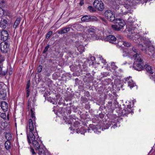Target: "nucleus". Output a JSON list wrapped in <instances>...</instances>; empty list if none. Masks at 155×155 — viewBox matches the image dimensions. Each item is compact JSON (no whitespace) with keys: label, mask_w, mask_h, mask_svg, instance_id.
<instances>
[{"label":"nucleus","mask_w":155,"mask_h":155,"mask_svg":"<svg viewBox=\"0 0 155 155\" xmlns=\"http://www.w3.org/2000/svg\"><path fill=\"white\" fill-rule=\"evenodd\" d=\"M34 110L33 108L31 109V116L33 120L31 119H29L28 124L26 127V133L28 144H30L32 143L34 148L37 151L40 148L41 143L37 140H35L38 133L36 129L35 117Z\"/></svg>","instance_id":"f257e3e1"},{"label":"nucleus","mask_w":155,"mask_h":155,"mask_svg":"<svg viewBox=\"0 0 155 155\" xmlns=\"http://www.w3.org/2000/svg\"><path fill=\"white\" fill-rule=\"evenodd\" d=\"M143 44H140L139 47L141 48V50L144 52L147 53L148 51L152 53L154 51V47L150 43V41L148 38L146 37L143 38Z\"/></svg>","instance_id":"f03ea898"},{"label":"nucleus","mask_w":155,"mask_h":155,"mask_svg":"<svg viewBox=\"0 0 155 155\" xmlns=\"http://www.w3.org/2000/svg\"><path fill=\"white\" fill-rule=\"evenodd\" d=\"M137 30V29L130 30L131 34L129 35L130 38L136 43H138V42L136 41L137 40L140 43V42H143V38L145 37H141L140 34L139 33H137L136 31Z\"/></svg>","instance_id":"7ed1b4c3"},{"label":"nucleus","mask_w":155,"mask_h":155,"mask_svg":"<svg viewBox=\"0 0 155 155\" xmlns=\"http://www.w3.org/2000/svg\"><path fill=\"white\" fill-rule=\"evenodd\" d=\"M115 25H112L111 26L113 29L115 31H120L123 28L125 24L124 21L119 18H117L114 21Z\"/></svg>","instance_id":"20e7f679"},{"label":"nucleus","mask_w":155,"mask_h":155,"mask_svg":"<svg viewBox=\"0 0 155 155\" xmlns=\"http://www.w3.org/2000/svg\"><path fill=\"white\" fill-rule=\"evenodd\" d=\"M104 15L105 18L110 22L114 21L116 19L115 18V14L113 11L110 10L105 11Z\"/></svg>","instance_id":"39448f33"},{"label":"nucleus","mask_w":155,"mask_h":155,"mask_svg":"<svg viewBox=\"0 0 155 155\" xmlns=\"http://www.w3.org/2000/svg\"><path fill=\"white\" fill-rule=\"evenodd\" d=\"M93 5L95 8L99 11H102L104 8V4L101 0H95Z\"/></svg>","instance_id":"423d86ee"},{"label":"nucleus","mask_w":155,"mask_h":155,"mask_svg":"<svg viewBox=\"0 0 155 155\" xmlns=\"http://www.w3.org/2000/svg\"><path fill=\"white\" fill-rule=\"evenodd\" d=\"M9 45L5 41L2 42L0 44V49L3 53H7L9 49Z\"/></svg>","instance_id":"0eeeda50"},{"label":"nucleus","mask_w":155,"mask_h":155,"mask_svg":"<svg viewBox=\"0 0 155 155\" xmlns=\"http://www.w3.org/2000/svg\"><path fill=\"white\" fill-rule=\"evenodd\" d=\"M8 34L7 31L5 30L2 31L1 33V38L2 40L5 41L8 38Z\"/></svg>","instance_id":"6e6552de"},{"label":"nucleus","mask_w":155,"mask_h":155,"mask_svg":"<svg viewBox=\"0 0 155 155\" xmlns=\"http://www.w3.org/2000/svg\"><path fill=\"white\" fill-rule=\"evenodd\" d=\"M142 63H134L133 66V68L135 70L138 71H141L143 69V67L141 65Z\"/></svg>","instance_id":"1a4fd4ad"},{"label":"nucleus","mask_w":155,"mask_h":155,"mask_svg":"<svg viewBox=\"0 0 155 155\" xmlns=\"http://www.w3.org/2000/svg\"><path fill=\"white\" fill-rule=\"evenodd\" d=\"M133 57L134 61V63H142L143 60L139 54H134Z\"/></svg>","instance_id":"9d476101"},{"label":"nucleus","mask_w":155,"mask_h":155,"mask_svg":"<svg viewBox=\"0 0 155 155\" xmlns=\"http://www.w3.org/2000/svg\"><path fill=\"white\" fill-rule=\"evenodd\" d=\"M105 40L109 42L110 43H114L116 41V38L112 35H110L106 37Z\"/></svg>","instance_id":"9b49d317"},{"label":"nucleus","mask_w":155,"mask_h":155,"mask_svg":"<svg viewBox=\"0 0 155 155\" xmlns=\"http://www.w3.org/2000/svg\"><path fill=\"white\" fill-rule=\"evenodd\" d=\"M71 27V25H68V27L64 28L61 29L57 31V32L59 34H64L69 31L70 30V28Z\"/></svg>","instance_id":"f8f14e48"},{"label":"nucleus","mask_w":155,"mask_h":155,"mask_svg":"<svg viewBox=\"0 0 155 155\" xmlns=\"http://www.w3.org/2000/svg\"><path fill=\"white\" fill-rule=\"evenodd\" d=\"M138 50L134 47H133L131 49H130V50L127 52V53L130 55L134 56V54H138Z\"/></svg>","instance_id":"ddd939ff"},{"label":"nucleus","mask_w":155,"mask_h":155,"mask_svg":"<svg viewBox=\"0 0 155 155\" xmlns=\"http://www.w3.org/2000/svg\"><path fill=\"white\" fill-rule=\"evenodd\" d=\"M7 25V21L5 19L2 18L0 22V27L2 28L5 29Z\"/></svg>","instance_id":"4468645a"},{"label":"nucleus","mask_w":155,"mask_h":155,"mask_svg":"<svg viewBox=\"0 0 155 155\" xmlns=\"http://www.w3.org/2000/svg\"><path fill=\"white\" fill-rule=\"evenodd\" d=\"M1 107L4 111H7L8 108V104L5 101L1 102Z\"/></svg>","instance_id":"2eb2a0df"},{"label":"nucleus","mask_w":155,"mask_h":155,"mask_svg":"<svg viewBox=\"0 0 155 155\" xmlns=\"http://www.w3.org/2000/svg\"><path fill=\"white\" fill-rule=\"evenodd\" d=\"M144 68L146 71L149 72L150 73L152 74L153 73V71L151 67L149 65L146 64L144 65Z\"/></svg>","instance_id":"dca6fc26"},{"label":"nucleus","mask_w":155,"mask_h":155,"mask_svg":"<svg viewBox=\"0 0 155 155\" xmlns=\"http://www.w3.org/2000/svg\"><path fill=\"white\" fill-rule=\"evenodd\" d=\"M7 93L5 91H1L0 92V99L5 100L6 97Z\"/></svg>","instance_id":"f3484780"},{"label":"nucleus","mask_w":155,"mask_h":155,"mask_svg":"<svg viewBox=\"0 0 155 155\" xmlns=\"http://www.w3.org/2000/svg\"><path fill=\"white\" fill-rule=\"evenodd\" d=\"M97 31V29L94 27H92L91 28L88 29L87 31L88 33H93L94 34L96 33Z\"/></svg>","instance_id":"a211bd4d"},{"label":"nucleus","mask_w":155,"mask_h":155,"mask_svg":"<svg viewBox=\"0 0 155 155\" xmlns=\"http://www.w3.org/2000/svg\"><path fill=\"white\" fill-rule=\"evenodd\" d=\"M128 79L127 78L126 81L127 82L128 86L130 88L134 87V86L135 84L133 82V81L131 80H129L128 79Z\"/></svg>","instance_id":"6ab92c4d"},{"label":"nucleus","mask_w":155,"mask_h":155,"mask_svg":"<svg viewBox=\"0 0 155 155\" xmlns=\"http://www.w3.org/2000/svg\"><path fill=\"white\" fill-rule=\"evenodd\" d=\"M38 154L39 155H47V152L42 148H40L38 150Z\"/></svg>","instance_id":"aec40b11"},{"label":"nucleus","mask_w":155,"mask_h":155,"mask_svg":"<svg viewBox=\"0 0 155 155\" xmlns=\"http://www.w3.org/2000/svg\"><path fill=\"white\" fill-rule=\"evenodd\" d=\"M21 18H18L16 20L13 25V27L14 28H16L18 25L19 24L21 21Z\"/></svg>","instance_id":"412c9836"},{"label":"nucleus","mask_w":155,"mask_h":155,"mask_svg":"<svg viewBox=\"0 0 155 155\" xmlns=\"http://www.w3.org/2000/svg\"><path fill=\"white\" fill-rule=\"evenodd\" d=\"M90 15H85L81 18V20L82 21H90Z\"/></svg>","instance_id":"4be33fe9"},{"label":"nucleus","mask_w":155,"mask_h":155,"mask_svg":"<svg viewBox=\"0 0 155 155\" xmlns=\"http://www.w3.org/2000/svg\"><path fill=\"white\" fill-rule=\"evenodd\" d=\"M7 70H6L4 71H2V66L1 65H0V77L5 75L7 74Z\"/></svg>","instance_id":"5701e85b"},{"label":"nucleus","mask_w":155,"mask_h":155,"mask_svg":"<svg viewBox=\"0 0 155 155\" xmlns=\"http://www.w3.org/2000/svg\"><path fill=\"white\" fill-rule=\"evenodd\" d=\"M11 143L9 141L7 140L5 143V147L7 150L11 148Z\"/></svg>","instance_id":"b1692460"},{"label":"nucleus","mask_w":155,"mask_h":155,"mask_svg":"<svg viewBox=\"0 0 155 155\" xmlns=\"http://www.w3.org/2000/svg\"><path fill=\"white\" fill-rule=\"evenodd\" d=\"M5 137L7 140L9 141L12 139V137L11 134L9 133H7L5 134Z\"/></svg>","instance_id":"393cba45"},{"label":"nucleus","mask_w":155,"mask_h":155,"mask_svg":"<svg viewBox=\"0 0 155 155\" xmlns=\"http://www.w3.org/2000/svg\"><path fill=\"white\" fill-rule=\"evenodd\" d=\"M84 48L82 45H80L77 47V50L80 52H82L84 51Z\"/></svg>","instance_id":"a878e982"},{"label":"nucleus","mask_w":155,"mask_h":155,"mask_svg":"<svg viewBox=\"0 0 155 155\" xmlns=\"http://www.w3.org/2000/svg\"><path fill=\"white\" fill-rule=\"evenodd\" d=\"M87 9L91 12H95L96 10L92 6H89Z\"/></svg>","instance_id":"bb28decb"},{"label":"nucleus","mask_w":155,"mask_h":155,"mask_svg":"<svg viewBox=\"0 0 155 155\" xmlns=\"http://www.w3.org/2000/svg\"><path fill=\"white\" fill-rule=\"evenodd\" d=\"M123 44L125 46L127 47H130L131 46V44L128 42L124 41L123 42Z\"/></svg>","instance_id":"cd10ccee"},{"label":"nucleus","mask_w":155,"mask_h":155,"mask_svg":"<svg viewBox=\"0 0 155 155\" xmlns=\"http://www.w3.org/2000/svg\"><path fill=\"white\" fill-rule=\"evenodd\" d=\"M42 67L41 65H39L37 68V72L38 73H40L42 71Z\"/></svg>","instance_id":"c85d7f7f"},{"label":"nucleus","mask_w":155,"mask_h":155,"mask_svg":"<svg viewBox=\"0 0 155 155\" xmlns=\"http://www.w3.org/2000/svg\"><path fill=\"white\" fill-rule=\"evenodd\" d=\"M52 34V31H50L48 32L47 34L46 38L47 39Z\"/></svg>","instance_id":"c756f323"},{"label":"nucleus","mask_w":155,"mask_h":155,"mask_svg":"<svg viewBox=\"0 0 155 155\" xmlns=\"http://www.w3.org/2000/svg\"><path fill=\"white\" fill-rule=\"evenodd\" d=\"M90 21L93 20L96 21L97 20V18L94 16H90Z\"/></svg>","instance_id":"7c9ffc66"},{"label":"nucleus","mask_w":155,"mask_h":155,"mask_svg":"<svg viewBox=\"0 0 155 155\" xmlns=\"http://www.w3.org/2000/svg\"><path fill=\"white\" fill-rule=\"evenodd\" d=\"M0 116L2 118L4 119L6 117V115L5 113H2L1 114Z\"/></svg>","instance_id":"2f4dec72"},{"label":"nucleus","mask_w":155,"mask_h":155,"mask_svg":"<svg viewBox=\"0 0 155 155\" xmlns=\"http://www.w3.org/2000/svg\"><path fill=\"white\" fill-rule=\"evenodd\" d=\"M30 151L33 154H36V153L34 151V150L32 147H30Z\"/></svg>","instance_id":"473e14b6"},{"label":"nucleus","mask_w":155,"mask_h":155,"mask_svg":"<svg viewBox=\"0 0 155 155\" xmlns=\"http://www.w3.org/2000/svg\"><path fill=\"white\" fill-rule=\"evenodd\" d=\"M30 81H28L27 83L26 89H29V88L30 87Z\"/></svg>","instance_id":"72a5a7b5"},{"label":"nucleus","mask_w":155,"mask_h":155,"mask_svg":"<svg viewBox=\"0 0 155 155\" xmlns=\"http://www.w3.org/2000/svg\"><path fill=\"white\" fill-rule=\"evenodd\" d=\"M49 48V45H48L46 47H45V48L44 50L43 51V53H45L46 52H47V51L48 50Z\"/></svg>","instance_id":"f704fd0d"},{"label":"nucleus","mask_w":155,"mask_h":155,"mask_svg":"<svg viewBox=\"0 0 155 155\" xmlns=\"http://www.w3.org/2000/svg\"><path fill=\"white\" fill-rule=\"evenodd\" d=\"M100 60L104 64H105L106 63V60H104L102 57L100 58Z\"/></svg>","instance_id":"c9c22d12"},{"label":"nucleus","mask_w":155,"mask_h":155,"mask_svg":"<svg viewBox=\"0 0 155 155\" xmlns=\"http://www.w3.org/2000/svg\"><path fill=\"white\" fill-rule=\"evenodd\" d=\"M99 18L101 20L103 21H104L105 22H106V20L104 17H102L101 16H99Z\"/></svg>","instance_id":"e433bc0d"},{"label":"nucleus","mask_w":155,"mask_h":155,"mask_svg":"<svg viewBox=\"0 0 155 155\" xmlns=\"http://www.w3.org/2000/svg\"><path fill=\"white\" fill-rule=\"evenodd\" d=\"M29 89L27 90L26 97H28L29 95Z\"/></svg>","instance_id":"4c0bfd02"},{"label":"nucleus","mask_w":155,"mask_h":155,"mask_svg":"<svg viewBox=\"0 0 155 155\" xmlns=\"http://www.w3.org/2000/svg\"><path fill=\"white\" fill-rule=\"evenodd\" d=\"M4 61V59L3 57L0 55V62H1Z\"/></svg>","instance_id":"58836bf2"},{"label":"nucleus","mask_w":155,"mask_h":155,"mask_svg":"<svg viewBox=\"0 0 155 155\" xmlns=\"http://www.w3.org/2000/svg\"><path fill=\"white\" fill-rule=\"evenodd\" d=\"M84 0H81L80 2L79 3V5L81 6H82L84 4Z\"/></svg>","instance_id":"ea45409f"},{"label":"nucleus","mask_w":155,"mask_h":155,"mask_svg":"<svg viewBox=\"0 0 155 155\" xmlns=\"http://www.w3.org/2000/svg\"><path fill=\"white\" fill-rule=\"evenodd\" d=\"M117 124H114L111 127V128L114 129L115 127H117Z\"/></svg>","instance_id":"a19ab883"},{"label":"nucleus","mask_w":155,"mask_h":155,"mask_svg":"<svg viewBox=\"0 0 155 155\" xmlns=\"http://www.w3.org/2000/svg\"><path fill=\"white\" fill-rule=\"evenodd\" d=\"M30 104H31L30 102L28 101V109H29V108H30Z\"/></svg>","instance_id":"79ce46f5"},{"label":"nucleus","mask_w":155,"mask_h":155,"mask_svg":"<svg viewBox=\"0 0 155 155\" xmlns=\"http://www.w3.org/2000/svg\"><path fill=\"white\" fill-rule=\"evenodd\" d=\"M117 37L119 38V39H123V37L122 36L119 35H118Z\"/></svg>","instance_id":"37998d69"},{"label":"nucleus","mask_w":155,"mask_h":155,"mask_svg":"<svg viewBox=\"0 0 155 155\" xmlns=\"http://www.w3.org/2000/svg\"><path fill=\"white\" fill-rule=\"evenodd\" d=\"M67 53H68L69 54H72V52L70 50H68L67 51Z\"/></svg>","instance_id":"c03bdc74"},{"label":"nucleus","mask_w":155,"mask_h":155,"mask_svg":"<svg viewBox=\"0 0 155 155\" xmlns=\"http://www.w3.org/2000/svg\"><path fill=\"white\" fill-rule=\"evenodd\" d=\"M106 125H107V126L106 127L105 129H107L110 126V125L109 124H107Z\"/></svg>","instance_id":"a18cd8bd"},{"label":"nucleus","mask_w":155,"mask_h":155,"mask_svg":"<svg viewBox=\"0 0 155 155\" xmlns=\"http://www.w3.org/2000/svg\"><path fill=\"white\" fill-rule=\"evenodd\" d=\"M92 129L93 130H94V132H95V131L97 130V129H96L95 128L93 129L92 128Z\"/></svg>","instance_id":"49530a36"},{"label":"nucleus","mask_w":155,"mask_h":155,"mask_svg":"<svg viewBox=\"0 0 155 155\" xmlns=\"http://www.w3.org/2000/svg\"><path fill=\"white\" fill-rule=\"evenodd\" d=\"M91 58V59L93 60H95V58L94 57H92Z\"/></svg>","instance_id":"de8ad7c7"},{"label":"nucleus","mask_w":155,"mask_h":155,"mask_svg":"<svg viewBox=\"0 0 155 155\" xmlns=\"http://www.w3.org/2000/svg\"><path fill=\"white\" fill-rule=\"evenodd\" d=\"M153 56H154V57H155V51L154 52H153Z\"/></svg>","instance_id":"09e8293b"},{"label":"nucleus","mask_w":155,"mask_h":155,"mask_svg":"<svg viewBox=\"0 0 155 155\" xmlns=\"http://www.w3.org/2000/svg\"><path fill=\"white\" fill-rule=\"evenodd\" d=\"M114 65V62H113L111 63V66H112L113 65Z\"/></svg>","instance_id":"8fccbe9b"},{"label":"nucleus","mask_w":155,"mask_h":155,"mask_svg":"<svg viewBox=\"0 0 155 155\" xmlns=\"http://www.w3.org/2000/svg\"><path fill=\"white\" fill-rule=\"evenodd\" d=\"M69 129H70V130H72V128L71 127H70Z\"/></svg>","instance_id":"3c124183"},{"label":"nucleus","mask_w":155,"mask_h":155,"mask_svg":"<svg viewBox=\"0 0 155 155\" xmlns=\"http://www.w3.org/2000/svg\"><path fill=\"white\" fill-rule=\"evenodd\" d=\"M2 3H4V1H3H3H2Z\"/></svg>","instance_id":"603ef678"},{"label":"nucleus","mask_w":155,"mask_h":155,"mask_svg":"<svg viewBox=\"0 0 155 155\" xmlns=\"http://www.w3.org/2000/svg\"><path fill=\"white\" fill-rule=\"evenodd\" d=\"M123 55H124V56H128V55H127V54H126V55H125L123 54Z\"/></svg>","instance_id":"864d4df0"},{"label":"nucleus","mask_w":155,"mask_h":155,"mask_svg":"<svg viewBox=\"0 0 155 155\" xmlns=\"http://www.w3.org/2000/svg\"><path fill=\"white\" fill-rule=\"evenodd\" d=\"M12 72H11L9 73V74H12Z\"/></svg>","instance_id":"5fc2aeb1"},{"label":"nucleus","mask_w":155,"mask_h":155,"mask_svg":"<svg viewBox=\"0 0 155 155\" xmlns=\"http://www.w3.org/2000/svg\"><path fill=\"white\" fill-rule=\"evenodd\" d=\"M117 68V67L116 66H115V68H114V69H116Z\"/></svg>","instance_id":"6e6d98bb"},{"label":"nucleus","mask_w":155,"mask_h":155,"mask_svg":"<svg viewBox=\"0 0 155 155\" xmlns=\"http://www.w3.org/2000/svg\"><path fill=\"white\" fill-rule=\"evenodd\" d=\"M81 25H78V26H79V27H81Z\"/></svg>","instance_id":"4d7b16f0"},{"label":"nucleus","mask_w":155,"mask_h":155,"mask_svg":"<svg viewBox=\"0 0 155 155\" xmlns=\"http://www.w3.org/2000/svg\"><path fill=\"white\" fill-rule=\"evenodd\" d=\"M112 104V103L111 102H110V104Z\"/></svg>","instance_id":"13d9d810"}]
</instances>
